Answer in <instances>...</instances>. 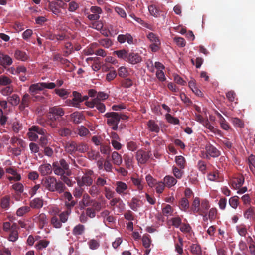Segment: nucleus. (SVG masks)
<instances>
[{"mask_svg":"<svg viewBox=\"0 0 255 255\" xmlns=\"http://www.w3.org/2000/svg\"><path fill=\"white\" fill-rule=\"evenodd\" d=\"M10 197L9 196H5L1 199L0 205L3 209L8 210L10 205Z\"/></svg>","mask_w":255,"mask_h":255,"instance_id":"29","label":"nucleus"},{"mask_svg":"<svg viewBox=\"0 0 255 255\" xmlns=\"http://www.w3.org/2000/svg\"><path fill=\"white\" fill-rule=\"evenodd\" d=\"M46 131L43 134H39L41 135L39 142L42 147L46 146L48 143V135L46 134Z\"/></svg>","mask_w":255,"mask_h":255,"instance_id":"53","label":"nucleus"},{"mask_svg":"<svg viewBox=\"0 0 255 255\" xmlns=\"http://www.w3.org/2000/svg\"><path fill=\"white\" fill-rule=\"evenodd\" d=\"M64 197L67 200L65 202V205L67 208H71L75 205V202L72 200L73 197L72 194L69 192H65L63 194Z\"/></svg>","mask_w":255,"mask_h":255,"instance_id":"25","label":"nucleus"},{"mask_svg":"<svg viewBox=\"0 0 255 255\" xmlns=\"http://www.w3.org/2000/svg\"><path fill=\"white\" fill-rule=\"evenodd\" d=\"M13 91V88L12 86L7 85L2 88L0 91V93L3 96H8Z\"/></svg>","mask_w":255,"mask_h":255,"instance_id":"58","label":"nucleus"},{"mask_svg":"<svg viewBox=\"0 0 255 255\" xmlns=\"http://www.w3.org/2000/svg\"><path fill=\"white\" fill-rule=\"evenodd\" d=\"M54 91L57 95L63 99H66L69 94V93L66 90L62 88L56 89Z\"/></svg>","mask_w":255,"mask_h":255,"instance_id":"57","label":"nucleus"},{"mask_svg":"<svg viewBox=\"0 0 255 255\" xmlns=\"http://www.w3.org/2000/svg\"><path fill=\"white\" fill-rule=\"evenodd\" d=\"M100 217L102 218L103 222L107 227V223H112L115 222V219L112 215H110V211L108 210H105L101 212Z\"/></svg>","mask_w":255,"mask_h":255,"instance_id":"16","label":"nucleus"},{"mask_svg":"<svg viewBox=\"0 0 255 255\" xmlns=\"http://www.w3.org/2000/svg\"><path fill=\"white\" fill-rule=\"evenodd\" d=\"M85 104L89 108H93L95 107L101 113H104L106 110L105 105L102 102L91 100L86 101Z\"/></svg>","mask_w":255,"mask_h":255,"instance_id":"11","label":"nucleus"},{"mask_svg":"<svg viewBox=\"0 0 255 255\" xmlns=\"http://www.w3.org/2000/svg\"><path fill=\"white\" fill-rule=\"evenodd\" d=\"M148 129L151 132L158 133L160 131V128L158 124L154 121L150 120L147 122Z\"/></svg>","mask_w":255,"mask_h":255,"instance_id":"26","label":"nucleus"},{"mask_svg":"<svg viewBox=\"0 0 255 255\" xmlns=\"http://www.w3.org/2000/svg\"><path fill=\"white\" fill-rule=\"evenodd\" d=\"M238 233L241 236H245L247 233V228L245 225L241 224L236 226Z\"/></svg>","mask_w":255,"mask_h":255,"instance_id":"55","label":"nucleus"},{"mask_svg":"<svg viewBox=\"0 0 255 255\" xmlns=\"http://www.w3.org/2000/svg\"><path fill=\"white\" fill-rule=\"evenodd\" d=\"M131 181L133 184L136 186V190L138 191L140 193H142V191L144 187L142 180L139 178L132 177H131Z\"/></svg>","mask_w":255,"mask_h":255,"instance_id":"23","label":"nucleus"},{"mask_svg":"<svg viewBox=\"0 0 255 255\" xmlns=\"http://www.w3.org/2000/svg\"><path fill=\"white\" fill-rule=\"evenodd\" d=\"M148 9L150 14L153 17L157 18L160 16L161 11L155 5H149Z\"/></svg>","mask_w":255,"mask_h":255,"instance_id":"30","label":"nucleus"},{"mask_svg":"<svg viewBox=\"0 0 255 255\" xmlns=\"http://www.w3.org/2000/svg\"><path fill=\"white\" fill-rule=\"evenodd\" d=\"M45 130L36 126H32L29 128L27 135L30 141H35L37 140L38 134H43Z\"/></svg>","mask_w":255,"mask_h":255,"instance_id":"6","label":"nucleus"},{"mask_svg":"<svg viewBox=\"0 0 255 255\" xmlns=\"http://www.w3.org/2000/svg\"><path fill=\"white\" fill-rule=\"evenodd\" d=\"M163 182L166 187L171 188L176 184L177 180L172 176L166 175L163 179Z\"/></svg>","mask_w":255,"mask_h":255,"instance_id":"22","label":"nucleus"},{"mask_svg":"<svg viewBox=\"0 0 255 255\" xmlns=\"http://www.w3.org/2000/svg\"><path fill=\"white\" fill-rule=\"evenodd\" d=\"M70 117L73 122L75 124H79L83 121L85 117L83 114L80 112H75L71 114Z\"/></svg>","mask_w":255,"mask_h":255,"instance_id":"21","label":"nucleus"},{"mask_svg":"<svg viewBox=\"0 0 255 255\" xmlns=\"http://www.w3.org/2000/svg\"><path fill=\"white\" fill-rule=\"evenodd\" d=\"M93 171L90 170L86 171L83 175L76 179L77 184L79 186H90L93 182Z\"/></svg>","mask_w":255,"mask_h":255,"instance_id":"3","label":"nucleus"},{"mask_svg":"<svg viewBox=\"0 0 255 255\" xmlns=\"http://www.w3.org/2000/svg\"><path fill=\"white\" fill-rule=\"evenodd\" d=\"M33 221L38 225L40 229H42L48 223L47 216L43 213H38L34 215Z\"/></svg>","mask_w":255,"mask_h":255,"instance_id":"8","label":"nucleus"},{"mask_svg":"<svg viewBox=\"0 0 255 255\" xmlns=\"http://www.w3.org/2000/svg\"><path fill=\"white\" fill-rule=\"evenodd\" d=\"M30 207L34 209H40L43 205V200L40 198H35L30 202Z\"/></svg>","mask_w":255,"mask_h":255,"instance_id":"28","label":"nucleus"},{"mask_svg":"<svg viewBox=\"0 0 255 255\" xmlns=\"http://www.w3.org/2000/svg\"><path fill=\"white\" fill-rule=\"evenodd\" d=\"M77 131L80 137H85L90 133L89 130L84 126H78Z\"/></svg>","mask_w":255,"mask_h":255,"instance_id":"37","label":"nucleus"},{"mask_svg":"<svg viewBox=\"0 0 255 255\" xmlns=\"http://www.w3.org/2000/svg\"><path fill=\"white\" fill-rule=\"evenodd\" d=\"M147 38L152 43L151 44L160 43L159 37L153 32H149L147 35Z\"/></svg>","mask_w":255,"mask_h":255,"instance_id":"41","label":"nucleus"},{"mask_svg":"<svg viewBox=\"0 0 255 255\" xmlns=\"http://www.w3.org/2000/svg\"><path fill=\"white\" fill-rule=\"evenodd\" d=\"M12 63L13 60L9 55L0 52V65L6 67L11 65Z\"/></svg>","mask_w":255,"mask_h":255,"instance_id":"17","label":"nucleus"},{"mask_svg":"<svg viewBox=\"0 0 255 255\" xmlns=\"http://www.w3.org/2000/svg\"><path fill=\"white\" fill-rule=\"evenodd\" d=\"M55 83L39 82L31 84L29 88V91L32 96H34L39 93V91L44 89H53L56 87Z\"/></svg>","mask_w":255,"mask_h":255,"instance_id":"2","label":"nucleus"},{"mask_svg":"<svg viewBox=\"0 0 255 255\" xmlns=\"http://www.w3.org/2000/svg\"><path fill=\"white\" fill-rule=\"evenodd\" d=\"M12 189L18 194L22 193L24 191V186L20 182H17L12 186Z\"/></svg>","mask_w":255,"mask_h":255,"instance_id":"64","label":"nucleus"},{"mask_svg":"<svg viewBox=\"0 0 255 255\" xmlns=\"http://www.w3.org/2000/svg\"><path fill=\"white\" fill-rule=\"evenodd\" d=\"M119 58L122 59L126 61L128 53L125 49L117 50L114 52Z\"/></svg>","mask_w":255,"mask_h":255,"instance_id":"40","label":"nucleus"},{"mask_svg":"<svg viewBox=\"0 0 255 255\" xmlns=\"http://www.w3.org/2000/svg\"><path fill=\"white\" fill-rule=\"evenodd\" d=\"M88 192L92 196L96 197L100 193V190L96 185H92Z\"/></svg>","mask_w":255,"mask_h":255,"instance_id":"63","label":"nucleus"},{"mask_svg":"<svg viewBox=\"0 0 255 255\" xmlns=\"http://www.w3.org/2000/svg\"><path fill=\"white\" fill-rule=\"evenodd\" d=\"M104 191L105 197L107 199L110 200L114 197L115 193L110 188L105 187L104 189Z\"/></svg>","mask_w":255,"mask_h":255,"instance_id":"62","label":"nucleus"},{"mask_svg":"<svg viewBox=\"0 0 255 255\" xmlns=\"http://www.w3.org/2000/svg\"><path fill=\"white\" fill-rule=\"evenodd\" d=\"M178 206L182 211L186 212L189 208V202L188 200L185 197L181 198L179 201Z\"/></svg>","mask_w":255,"mask_h":255,"instance_id":"27","label":"nucleus"},{"mask_svg":"<svg viewBox=\"0 0 255 255\" xmlns=\"http://www.w3.org/2000/svg\"><path fill=\"white\" fill-rule=\"evenodd\" d=\"M108 98V95L103 92H100L97 94L96 98L92 99L91 100L102 102Z\"/></svg>","mask_w":255,"mask_h":255,"instance_id":"46","label":"nucleus"},{"mask_svg":"<svg viewBox=\"0 0 255 255\" xmlns=\"http://www.w3.org/2000/svg\"><path fill=\"white\" fill-rule=\"evenodd\" d=\"M65 3L62 0L49 1L48 8L53 14L58 16L61 13V8H63Z\"/></svg>","mask_w":255,"mask_h":255,"instance_id":"5","label":"nucleus"},{"mask_svg":"<svg viewBox=\"0 0 255 255\" xmlns=\"http://www.w3.org/2000/svg\"><path fill=\"white\" fill-rule=\"evenodd\" d=\"M143 246L146 249H148L151 245V241L149 236L147 234L144 235L142 238Z\"/></svg>","mask_w":255,"mask_h":255,"instance_id":"59","label":"nucleus"},{"mask_svg":"<svg viewBox=\"0 0 255 255\" xmlns=\"http://www.w3.org/2000/svg\"><path fill=\"white\" fill-rule=\"evenodd\" d=\"M175 161L178 166L181 169H183L185 166V159L182 156H177L175 157Z\"/></svg>","mask_w":255,"mask_h":255,"instance_id":"39","label":"nucleus"},{"mask_svg":"<svg viewBox=\"0 0 255 255\" xmlns=\"http://www.w3.org/2000/svg\"><path fill=\"white\" fill-rule=\"evenodd\" d=\"M38 171L42 176H46L52 173V168L48 163H44L39 166Z\"/></svg>","mask_w":255,"mask_h":255,"instance_id":"19","label":"nucleus"},{"mask_svg":"<svg viewBox=\"0 0 255 255\" xmlns=\"http://www.w3.org/2000/svg\"><path fill=\"white\" fill-rule=\"evenodd\" d=\"M17 226L15 223L13 224L11 227V230L9 235L8 239L11 242H15L18 239V232L17 231Z\"/></svg>","mask_w":255,"mask_h":255,"instance_id":"20","label":"nucleus"},{"mask_svg":"<svg viewBox=\"0 0 255 255\" xmlns=\"http://www.w3.org/2000/svg\"><path fill=\"white\" fill-rule=\"evenodd\" d=\"M64 56L66 57L71 54L73 51V47L70 42H67L65 44Z\"/></svg>","mask_w":255,"mask_h":255,"instance_id":"45","label":"nucleus"},{"mask_svg":"<svg viewBox=\"0 0 255 255\" xmlns=\"http://www.w3.org/2000/svg\"><path fill=\"white\" fill-rule=\"evenodd\" d=\"M229 203L232 208L236 209L239 203V197L237 196L231 197L229 200Z\"/></svg>","mask_w":255,"mask_h":255,"instance_id":"50","label":"nucleus"},{"mask_svg":"<svg viewBox=\"0 0 255 255\" xmlns=\"http://www.w3.org/2000/svg\"><path fill=\"white\" fill-rule=\"evenodd\" d=\"M8 101L13 106L17 105L20 102V98L17 94H13L8 97Z\"/></svg>","mask_w":255,"mask_h":255,"instance_id":"47","label":"nucleus"},{"mask_svg":"<svg viewBox=\"0 0 255 255\" xmlns=\"http://www.w3.org/2000/svg\"><path fill=\"white\" fill-rule=\"evenodd\" d=\"M84 231L85 226L83 225L79 224L74 227L72 233L75 236H79L83 234Z\"/></svg>","mask_w":255,"mask_h":255,"instance_id":"33","label":"nucleus"},{"mask_svg":"<svg viewBox=\"0 0 255 255\" xmlns=\"http://www.w3.org/2000/svg\"><path fill=\"white\" fill-rule=\"evenodd\" d=\"M53 170L55 174L58 176H62L66 174L61 166L58 164V162H55L52 164Z\"/></svg>","mask_w":255,"mask_h":255,"instance_id":"32","label":"nucleus"},{"mask_svg":"<svg viewBox=\"0 0 255 255\" xmlns=\"http://www.w3.org/2000/svg\"><path fill=\"white\" fill-rule=\"evenodd\" d=\"M58 164H59L60 166H61L67 175H69L70 174L69 164L64 159H62L60 160L59 162H58Z\"/></svg>","mask_w":255,"mask_h":255,"instance_id":"49","label":"nucleus"},{"mask_svg":"<svg viewBox=\"0 0 255 255\" xmlns=\"http://www.w3.org/2000/svg\"><path fill=\"white\" fill-rule=\"evenodd\" d=\"M88 149L89 147L87 144L83 143H80L79 144L76 143V151L80 153H84L86 151H88Z\"/></svg>","mask_w":255,"mask_h":255,"instance_id":"48","label":"nucleus"},{"mask_svg":"<svg viewBox=\"0 0 255 255\" xmlns=\"http://www.w3.org/2000/svg\"><path fill=\"white\" fill-rule=\"evenodd\" d=\"M105 116L108 118L107 123L109 125L118 124L122 117L116 112H110L105 114Z\"/></svg>","mask_w":255,"mask_h":255,"instance_id":"9","label":"nucleus"},{"mask_svg":"<svg viewBox=\"0 0 255 255\" xmlns=\"http://www.w3.org/2000/svg\"><path fill=\"white\" fill-rule=\"evenodd\" d=\"M12 83V80L8 77L1 75L0 76V85L7 86Z\"/></svg>","mask_w":255,"mask_h":255,"instance_id":"60","label":"nucleus"},{"mask_svg":"<svg viewBox=\"0 0 255 255\" xmlns=\"http://www.w3.org/2000/svg\"><path fill=\"white\" fill-rule=\"evenodd\" d=\"M244 182V179L243 177L236 178L232 180V185L234 188L238 189L242 186Z\"/></svg>","mask_w":255,"mask_h":255,"instance_id":"36","label":"nucleus"},{"mask_svg":"<svg viewBox=\"0 0 255 255\" xmlns=\"http://www.w3.org/2000/svg\"><path fill=\"white\" fill-rule=\"evenodd\" d=\"M64 111L61 107L53 106L50 107L47 115L48 118L52 120H58L64 115Z\"/></svg>","mask_w":255,"mask_h":255,"instance_id":"4","label":"nucleus"},{"mask_svg":"<svg viewBox=\"0 0 255 255\" xmlns=\"http://www.w3.org/2000/svg\"><path fill=\"white\" fill-rule=\"evenodd\" d=\"M30 211V207L24 206L19 208L16 212L17 216L21 217Z\"/></svg>","mask_w":255,"mask_h":255,"instance_id":"38","label":"nucleus"},{"mask_svg":"<svg viewBox=\"0 0 255 255\" xmlns=\"http://www.w3.org/2000/svg\"><path fill=\"white\" fill-rule=\"evenodd\" d=\"M142 61L141 57L139 54L134 52L128 53L126 61L131 64H136Z\"/></svg>","mask_w":255,"mask_h":255,"instance_id":"14","label":"nucleus"},{"mask_svg":"<svg viewBox=\"0 0 255 255\" xmlns=\"http://www.w3.org/2000/svg\"><path fill=\"white\" fill-rule=\"evenodd\" d=\"M73 98L70 101L69 105L71 106L81 108L80 103L82 102L81 100V94L77 91L73 92Z\"/></svg>","mask_w":255,"mask_h":255,"instance_id":"15","label":"nucleus"},{"mask_svg":"<svg viewBox=\"0 0 255 255\" xmlns=\"http://www.w3.org/2000/svg\"><path fill=\"white\" fill-rule=\"evenodd\" d=\"M89 248L91 250H96L100 246L99 242L94 239L90 240L87 243Z\"/></svg>","mask_w":255,"mask_h":255,"instance_id":"51","label":"nucleus"},{"mask_svg":"<svg viewBox=\"0 0 255 255\" xmlns=\"http://www.w3.org/2000/svg\"><path fill=\"white\" fill-rule=\"evenodd\" d=\"M117 40L120 44H123L126 42L129 45L134 44L136 40L134 39L133 36L129 33H127L125 34H120L117 37Z\"/></svg>","mask_w":255,"mask_h":255,"instance_id":"10","label":"nucleus"},{"mask_svg":"<svg viewBox=\"0 0 255 255\" xmlns=\"http://www.w3.org/2000/svg\"><path fill=\"white\" fill-rule=\"evenodd\" d=\"M142 204V201L140 200L136 197L132 198L130 202L128 203V205L130 209L134 211H137Z\"/></svg>","mask_w":255,"mask_h":255,"instance_id":"18","label":"nucleus"},{"mask_svg":"<svg viewBox=\"0 0 255 255\" xmlns=\"http://www.w3.org/2000/svg\"><path fill=\"white\" fill-rule=\"evenodd\" d=\"M128 188L127 184L124 182L118 181L115 183V191L121 196H125L127 194Z\"/></svg>","mask_w":255,"mask_h":255,"instance_id":"12","label":"nucleus"},{"mask_svg":"<svg viewBox=\"0 0 255 255\" xmlns=\"http://www.w3.org/2000/svg\"><path fill=\"white\" fill-rule=\"evenodd\" d=\"M205 150L206 153L205 155L203 154V156L207 159H209L210 157H217L220 155L219 151L210 144L206 145Z\"/></svg>","mask_w":255,"mask_h":255,"instance_id":"7","label":"nucleus"},{"mask_svg":"<svg viewBox=\"0 0 255 255\" xmlns=\"http://www.w3.org/2000/svg\"><path fill=\"white\" fill-rule=\"evenodd\" d=\"M248 163L250 170L255 174V156L251 155L248 158Z\"/></svg>","mask_w":255,"mask_h":255,"instance_id":"54","label":"nucleus"},{"mask_svg":"<svg viewBox=\"0 0 255 255\" xmlns=\"http://www.w3.org/2000/svg\"><path fill=\"white\" fill-rule=\"evenodd\" d=\"M112 159L113 163L117 165H120L122 163V158L117 152L114 151L112 154Z\"/></svg>","mask_w":255,"mask_h":255,"instance_id":"31","label":"nucleus"},{"mask_svg":"<svg viewBox=\"0 0 255 255\" xmlns=\"http://www.w3.org/2000/svg\"><path fill=\"white\" fill-rule=\"evenodd\" d=\"M87 157L91 160H96L100 156V154L98 152L95 150H91L87 151Z\"/></svg>","mask_w":255,"mask_h":255,"instance_id":"44","label":"nucleus"},{"mask_svg":"<svg viewBox=\"0 0 255 255\" xmlns=\"http://www.w3.org/2000/svg\"><path fill=\"white\" fill-rule=\"evenodd\" d=\"M103 27V24L100 20H96L91 22L90 27L95 29L98 31L101 30Z\"/></svg>","mask_w":255,"mask_h":255,"instance_id":"56","label":"nucleus"},{"mask_svg":"<svg viewBox=\"0 0 255 255\" xmlns=\"http://www.w3.org/2000/svg\"><path fill=\"white\" fill-rule=\"evenodd\" d=\"M76 143L74 141L68 142L65 144V150L70 154H73L76 151Z\"/></svg>","mask_w":255,"mask_h":255,"instance_id":"24","label":"nucleus"},{"mask_svg":"<svg viewBox=\"0 0 255 255\" xmlns=\"http://www.w3.org/2000/svg\"><path fill=\"white\" fill-rule=\"evenodd\" d=\"M50 242L45 240H40L36 245L35 248L38 250H42L46 248L49 244Z\"/></svg>","mask_w":255,"mask_h":255,"instance_id":"42","label":"nucleus"},{"mask_svg":"<svg viewBox=\"0 0 255 255\" xmlns=\"http://www.w3.org/2000/svg\"><path fill=\"white\" fill-rule=\"evenodd\" d=\"M190 251L192 254L200 255L201 254V249L200 246L196 244L192 245L190 247Z\"/></svg>","mask_w":255,"mask_h":255,"instance_id":"61","label":"nucleus"},{"mask_svg":"<svg viewBox=\"0 0 255 255\" xmlns=\"http://www.w3.org/2000/svg\"><path fill=\"white\" fill-rule=\"evenodd\" d=\"M62 222L56 216H53L51 219V224L55 228H60L62 226Z\"/></svg>","mask_w":255,"mask_h":255,"instance_id":"43","label":"nucleus"},{"mask_svg":"<svg viewBox=\"0 0 255 255\" xmlns=\"http://www.w3.org/2000/svg\"><path fill=\"white\" fill-rule=\"evenodd\" d=\"M136 157L138 163L144 164L149 159L150 155L148 152L142 150H139L136 152Z\"/></svg>","mask_w":255,"mask_h":255,"instance_id":"13","label":"nucleus"},{"mask_svg":"<svg viewBox=\"0 0 255 255\" xmlns=\"http://www.w3.org/2000/svg\"><path fill=\"white\" fill-rule=\"evenodd\" d=\"M14 57L16 59L22 61H26L27 60L28 57V55L25 52L18 50L15 51L14 53Z\"/></svg>","mask_w":255,"mask_h":255,"instance_id":"34","label":"nucleus"},{"mask_svg":"<svg viewBox=\"0 0 255 255\" xmlns=\"http://www.w3.org/2000/svg\"><path fill=\"white\" fill-rule=\"evenodd\" d=\"M42 186L43 188L50 192L56 191L59 193L64 192L65 186L60 181H57L54 177H47L44 178L42 181Z\"/></svg>","mask_w":255,"mask_h":255,"instance_id":"1","label":"nucleus"},{"mask_svg":"<svg viewBox=\"0 0 255 255\" xmlns=\"http://www.w3.org/2000/svg\"><path fill=\"white\" fill-rule=\"evenodd\" d=\"M71 213V210L70 208H67V210L61 212L59 214V218L63 223H66Z\"/></svg>","mask_w":255,"mask_h":255,"instance_id":"35","label":"nucleus"},{"mask_svg":"<svg viewBox=\"0 0 255 255\" xmlns=\"http://www.w3.org/2000/svg\"><path fill=\"white\" fill-rule=\"evenodd\" d=\"M172 173L177 179H181L184 174V171L181 169H179L176 166L172 167Z\"/></svg>","mask_w":255,"mask_h":255,"instance_id":"52","label":"nucleus"}]
</instances>
